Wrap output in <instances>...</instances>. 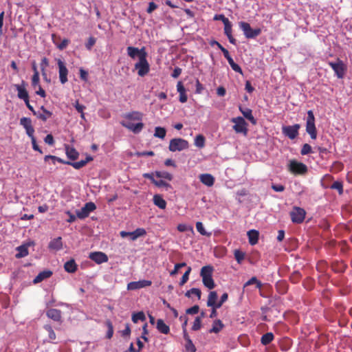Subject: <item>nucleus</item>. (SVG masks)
<instances>
[{
	"label": "nucleus",
	"instance_id": "obj_1",
	"mask_svg": "<svg viewBox=\"0 0 352 352\" xmlns=\"http://www.w3.org/2000/svg\"><path fill=\"white\" fill-rule=\"evenodd\" d=\"M306 131L313 140L317 138V130L315 125V117L311 110L307 111L306 122Z\"/></svg>",
	"mask_w": 352,
	"mask_h": 352
},
{
	"label": "nucleus",
	"instance_id": "obj_2",
	"mask_svg": "<svg viewBox=\"0 0 352 352\" xmlns=\"http://www.w3.org/2000/svg\"><path fill=\"white\" fill-rule=\"evenodd\" d=\"M189 147L188 142L184 139L178 138L170 140L169 142L168 149L170 151H182Z\"/></svg>",
	"mask_w": 352,
	"mask_h": 352
},
{
	"label": "nucleus",
	"instance_id": "obj_3",
	"mask_svg": "<svg viewBox=\"0 0 352 352\" xmlns=\"http://www.w3.org/2000/svg\"><path fill=\"white\" fill-rule=\"evenodd\" d=\"M147 55L140 57L138 62H137L134 67L138 70V74L142 77L146 75L150 71V65L146 59Z\"/></svg>",
	"mask_w": 352,
	"mask_h": 352
},
{
	"label": "nucleus",
	"instance_id": "obj_4",
	"mask_svg": "<svg viewBox=\"0 0 352 352\" xmlns=\"http://www.w3.org/2000/svg\"><path fill=\"white\" fill-rule=\"evenodd\" d=\"M231 122L234 123L232 128L236 133H242L244 135L248 134V123L243 118L240 116L233 118L231 119Z\"/></svg>",
	"mask_w": 352,
	"mask_h": 352
},
{
	"label": "nucleus",
	"instance_id": "obj_5",
	"mask_svg": "<svg viewBox=\"0 0 352 352\" xmlns=\"http://www.w3.org/2000/svg\"><path fill=\"white\" fill-rule=\"evenodd\" d=\"M239 27L243 30L244 35L247 38H256L261 33V30L260 28L252 29L250 25L247 22H240Z\"/></svg>",
	"mask_w": 352,
	"mask_h": 352
},
{
	"label": "nucleus",
	"instance_id": "obj_6",
	"mask_svg": "<svg viewBox=\"0 0 352 352\" xmlns=\"http://www.w3.org/2000/svg\"><path fill=\"white\" fill-rule=\"evenodd\" d=\"M289 170L295 175H304L307 173L308 168L307 166L302 162L291 160L289 164Z\"/></svg>",
	"mask_w": 352,
	"mask_h": 352
},
{
	"label": "nucleus",
	"instance_id": "obj_7",
	"mask_svg": "<svg viewBox=\"0 0 352 352\" xmlns=\"http://www.w3.org/2000/svg\"><path fill=\"white\" fill-rule=\"evenodd\" d=\"M328 64L334 71L338 78H342L344 77L346 71V67L342 60L338 58L336 62H329Z\"/></svg>",
	"mask_w": 352,
	"mask_h": 352
},
{
	"label": "nucleus",
	"instance_id": "obj_8",
	"mask_svg": "<svg viewBox=\"0 0 352 352\" xmlns=\"http://www.w3.org/2000/svg\"><path fill=\"white\" fill-rule=\"evenodd\" d=\"M58 67L59 80L61 84L64 85L68 81L67 75L69 71L63 60L60 58L56 60Z\"/></svg>",
	"mask_w": 352,
	"mask_h": 352
},
{
	"label": "nucleus",
	"instance_id": "obj_9",
	"mask_svg": "<svg viewBox=\"0 0 352 352\" xmlns=\"http://www.w3.org/2000/svg\"><path fill=\"white\" fill-rule=\"evenodd\" d=\"M305 210L299 207H294L293 210L290 212L292 221L296 223H302L305 219Z\"/></svg>",
	"mask_w": 352,
	"mask_h": 352
},
{
	"label": "nucleus",
	"instance_id": "obj_10",
	"mask_svg": "<svg viewBox=\"0 0 352 352\" xmlns=\"http://www.w3.org/2000/svg\"><path fill=\"white\" fill-rule=\"evenodd\" d=\"M96 206L93 202H87L85 206L80 210L76 211V216L79 219H85L89 216L90 212L96 210Z\"/></svg>",
	"mask_w": 352,
	"mask_h": 352
},
{
	"label": "nucleus",
	"instance_id": "obj_11",
	"mask_svg": "<svg viewBox=\"0 0 352 352\" xmlns=\"http://www.w3.org/2000/svg\"><path fill=\"white\" fill-rule=\"evenodd\" d=\"M300 125L298 124L292 126H283L282 129L283 133L291 140L295 139L298 135Z\"/></svg>",
	"mask_w": 352,
	"mask_h": 352
},
{
	"label": "nucleus",
	"instance_id": "obj_12",
	"mask_svg": "<svg viewBox=\"0 0 352 352\" xmlns=\"http://www.w3.org/2000/svg\"><path fill=\"white\" fill-rule=\"evenodd\" d=\"M126 52L128 56L132 59H135L137 57L140 59V57H142L143 55H147L145 47H142L141 49H139L135 47L129 46L126 48Z\"/></svg>",
	"mask_w": 352,
	"mask_h": 352
},
{
	"label": "nucleus",
	"instance_id": "obj_13",
	"mask_svg": "<svg viewBox=\"0 0 352 352\" xmlns=\"http://www.w3.org/2000/svg\"><path fill=\"white\" fill-rule=\"evenodd\" d=\"M120 124L122 126L126 128L135 134L139 133L144 128V124L142 122L134 124L132 122L121 121Z\"/></svg>",
	"mask_w": 352,
	"mask_h": 352
},
{
	"label": "nucleus",
	"instance_id": "obj_14",
	"mask_svg": "<svg viewBox=\"0 0 352 352\" xmlns=\"http://www.w3.org/2000/svg\"><path fill=\"white\" fill-rule=\"evenodd\" d=\"M89 258L97 264H101L108 261V256L102 252H94L89 254Z\"/></svg>",
	"mask_w": 352,
	"mask_h": 352
},
{
	"label": "nucleus",
	"instance_id": "obj_15",
	"mask_svg": "<svg viewBox=\"0 0 352 352\" xmlns=\"http://www.w3.org/2000/svg\"><path fill=\"white\" fill-rule=\"evenodd\" d=\"M144 234H146V231L144 228H138L133 232H127L124 231H122L120 232V235L122 237L129 236V239L133 241L137 239L139 236H143Z\"/></svg>",
	"mask_w": 352,
	"mask_h": 352
},
{
	"label": "nucleus",
	"instance_id": "obj_16",
	"mask_svg": "<svg viewBox=\"0 0 352 352\" xmlns=\"http://www.w3.org/2000/svg\"><path fill=\"white\" fill-rule=\"evenodd\" d=\"M20 124L23 126L28 136H32L34 133V129L32 125V120L29 118H21L20 119Z\"/></svg>",
	"mask_w": 352,
	"mask_h": 352
},
{
	"label": "nucleus",
	"instance_id": "obj_17",
	"mask_svg": "<svg viewBox=\"0 0 352 352\" xmlns=\"http://www.w3.org/2000/svg\"><path fill=\"white\" fill-rule=\"evenodd\" d=\"M152 284L151 280H142L139 281L131 282L127 285L129 290H135L140 288L150 286Z\"/></svg>",
	"mask_w": 352,
	"mask_h": 352
},
{
	"label": "nucleus",
	"instance_id": "obj_18",
	"mask_svg": "<svg viewBox=\"0 0 352 352\" xmlns=\"http://www.w3.org/2000/svg\"><path fill=\"white\" fill-rule=\"evenodd\" d=\"M16 89L17 91V96L21 100H27L29 98L28 92L26 90V84L24 81H22L21 85H15Z\"/></svg>",
	"mask_w": 352,
	"mask_h": 352
},
{
	"label": "nucleus",
	"instance_id": "obj_19",
	"mask_svg": "<svg viewBox=\"0 0 352 352\" xmlns=\"http://www.w3.org/2000/svg\"><path fill=\"white\" fill-rule=\"evenodd\" d=\"M124 118H125L124 121L131 122L134 120L141 122L143 118V113L140 111H132L124 114Z\"/></svg>",
	"mask_w": 352,
	"mask_h": 352
},
{
	"label": "nucleus",
	"instance_id": "obj_20",
	"mask_svg": "<svg viewBox=\"0 0 352 352\" xmlns=\"http://www.w3.org/2000/svg\"><path fill=\"white\" fill-rule=\"evenodd\" d=\"M199 177L200 182L203 184H204L208 187L212 186L214 185V177L211 174H209V173L201 174Z\"/></svg>",
	"mask_w": 352,
	"mask_h": 352
},
{
	"label": "nucleus",
	"instance_id": "obj_21",
	"mask_svg": "<svg viewBox=\"0 0 352 352\" xmlns=\"http://www.w3.org/2000/svg\"><path fill=\"white\" fill-rule=\"evenodd\" d=\"M184 338L186 341L185 349L187 352H196V347L192 343V341L190 338L186 329H184Z\"/></svg>",
	"mask_w": 352,
	"mask_h": 352
},
{
	"label": "nucleus",
	"instance_id": "obj_22",
	"mask_svg": "<svg viewBox=\"0 0 352 352\" xmlns=\"http://www.w3.org/2000/svg\"><path fill=\"white\" fill-rule=\"evenodd\" d=\"M224 24V33L228 36L229 41L234 45H236V39L232 34V24L230 21H226Z\"/></svg>",
	"mask_w": 352,
	"mask_h": 352
},
{
	"label": "nucleus",
	"instance_id": "obj_23",
	"mask_svg": "<svg viewBox=\"0 0 352 352\" xmlns=\"http://www.w3.org/2000/svg\"><path fill=\"white\" fill-rule=\"evenodd\" d=\"M31 243H23L21 245L17 247L16 248L17 253L16 254L15 256L17 258H21L26 256L28 254V246Z\"/></svg>",
	"mask_w": 352,
	"mask_h": 352
},
{
	"label": "nucleus",
	"instance_id": "obj_24",
	"mask_svg": "<svg viewBox=\"0 0 352 352\" xmlns=\"http://www.w3.org/2000/svg\"><path fill=\"white\" fill-rule=\"evenodd\" d=\"M46 315L54 321L59 322L61 320V311L57 309H50L47 311Z\"/></svg>",
	"mask_w": 352,
	"mask_h": 352
},
{
	"label": "nucleus",
	"instance_id": "obj_25",
	"mask_svg": "<svg viewBox=\"0 0 352 352\" xmlns=\"http://www.w3.org/2000/svg\"><path fill=\"white\" fill-rule=\"evenodd\" d=\"M177 90L179 94V102L184 103L187 101L188 97L186 94V89L181 81H179L177 84Z\"/></svg>",
	"mask_w": 352,
	"mask_h": 352
},
{
	"label": "nucleus",
	"instance_id": "obj_26",
	"mask_svg": "<svg viewBox=\"0 0 352 352\" xmlns=\"http://www.w3.org/2000/svg\"><path fill=\"white\" fill-rule=\"evenodd\" d=\"M52 275L51 270H44L41 272L34 279L33 283L34 284L41 283L43 280L50 278Z\"/></svg>",
	"mask_w": 352,
	"mask_h": 352
},
{
	"label": "nucleus",
	"instance_id": "obj_27",
	"mask_svg": "<svg viewBox=\"0 0 352 352\" xmlns=\"http://www.w3.org/2000/svg\"><path fill=\"white\" fill-rule=\"evenodd\" d=\"M239 110L241 112V113L243 115V116L250 120L252 124H255L256 123V119L254 118L252 115V111L249 108H242L241 107H239Z\"/></svg>",
	"mask_w": 352,
	"mask_h": 352
},
{
	"label": "nucleus",
	"instance_id": "obj_28",
	"mask_svg": "<svg viewBox=\"0 0 352 352\" xmlns=\"http://www.w3.org/2000/svg\"><path fill=\"white\" fill-rule=\"evenodd\" d=\"M91 160H93L92 157L87 156L85 160H82L76 162H67V164L71 165L75 169H80L85 166Z\"/></svg>",
	"mask_w": 352,
	"mask_h": 352
},
{
	"label": "nucleus",
	"instance_id": "obj_29",
	"mask_svg": "<svg viewBox=\"0 0 352 352\" xmlns=\"http://www.w3.org/2000/svg\"><path fill=\"white\" fill-rule=\"evenodd\" d=\"M153 203L160 209H165L166 207V201L160 195H155L153 198Z\"/></svg>",
	"mask_w": 352,
	"mask_h": 352
},
{
	"label": "nucleus",
	"instance_id": "obj_30",
	"mask_svg": "<svg viewBox=\"0 0 352 352\" xmlns=\"http://www.w3.org/2000/svg\"><path fill=\"white\" fill-rule=\"evenodd\" d=\"M223 327L224 324L221 320H215L213 322L212 328L209 330V333H218L223 329Z\"/></svg>",
	"mask_w": 352,
	"mask_h": 352
},
{
	"label": "nucleus",
	"instance_id": "obj_31",
	"mask_svg": "<svg viewBox=\"0 0 352 352\" xmlns=\"http://www.w3.org/2000/svg\"><path fill=\"white\" fill-rule=\"evenodd\" d=\"M64 269L67 272L74 273L77 270V265L74 259L67 261L64 265Z\"/></svg>",
	"mask_w": 352,
	"mask_h": 352
},
{
	"label": "nucleus",
	"instance_id": "obj_32",
	"mask_svg": "<svg viewBox=\"0 0 352 352\" xmlns=\"http://www.w3.org/2000/svg\"><path fill=\"white\" fill-rule=\"evenodd\" d=\"M217 293L215 291L210 292L208 295V300H207V306L208 307H216L217 303Z\"/></svg>",
	"mask_w": 352,
	"mask_h": 352
},
{
	"label": "nucleus",
	"instance_id": "obj_33",
	"mask_svg": "<svg viewBox=\"0 0 352 352\" xmlns=\"http://www.w3.org/2000/svg\"><path fill=\"white\" fill-rule=\"evenodd\" d=\"M157 330L164 334H168L170 331L169 327L165 324L163 320L158 319L157 321Z\"/></svg>",
	"mask_w": 352,
	"mask_h": 352
},
{
	"label": "nucleus",
	"instance_id": "obj_34",
	"mask_svg": "<svg viewBox=\"0 0 352 352\" xmlns=\"http://www.w3.org/2000/svg\"><path fill=\"white\" fill-rule=\"evenodd\" d=\"M41 109L43 111V113L36 112V114L35 116H36L38 118L41 119L43 122H45L48 118H50L52 116V113L47 110L43 106L41 107Z\"/></svg>",
	"mask_w": 352,
	"mask_h": 352
},
{
	"label": "nucleus",
	"instance_id": "obj_35",
	"mask_svg": "<svg viewBox=\"0 0 352 352\" xmlns=\"http://www.w3.org/2000/svg\"><path fill=\"white\" fill-rule=\"evenodd\" d=\"M213 267L211 265L204 266L200 272V276L202 278L212 276Z\"/></svg>",
	"mask_w": 352,
	"mask_h": 352
},
{
	"label": "nucleus",
	"instance_id": "obj_36",
	"mask_svg": "<svg viewBox=\"0 0 352 352\" xmlns=\"http://www.w3.org/2000/svg\"><path fill=\"white\" fill-rule=\"evenodd\" d=\"M274 338V334L271 332H268L262 336L261 342L263 345H267L272 342Z\"/></svg>",
	"mask_w": 352,
	"mask_h": 352
},
{
	"label": "nucleus",
	"instance_id": "obj_37",
	"mask_svg": "<svg viewBox=\"0 0 352 352\" xmlns=\"http://www.w3.org/2000/svg\"><path fill=\"white\" fill-rule=\"evenodd\" d=\"M66 155L72 160H75L78 157V152L74 148L67 147Z\"/></svg>",
	"mask_w": 352,
	"mask_h": 352
},
{
	"label": "nucleus",
	"instance_id": "obj_38",
	"mask_svg": "<svg viewBox=\"0 0 352 352\" xmlns=\"http://www.w3.org/2000/svg\"><path fill=\"white\" fill-rule=\"evenodd\" d=\"M247 235L249 239V242H258L259 237V232L256 230H250L248 232Z\"/></svg>",
	"mask_w": 352,
	"mask_h": 352
},
{
	"label": "nucleus",
	"instance_id": "obj_39",
	"mask_svg": "<svg viewBox=\"0 0 352 352\" xmlns=\"http://www.w3.org/2000/svg\"><path fill=\"white\" fill-rule=\"evenodd\" d=\"M205 137L203 135H197L195 139V145L198 148H204L205 146Z\"/></svg>",
	"mask_w": 352,
	"mask_h": 352
},
{
	"label": "nucleus",
	"instance_id": "obj_40",
	"mask_svg": "<svg viewBox=\"0 0 352 352\" xmlns=\"http://www.w3.org/2000/svg\"><path fill=\"white\" fill-rule=\"evenodd\" d=\"M166 131L161 126H156L155 129L154 136L160 139H164L166 136Z\"/></svg>",
	"mask_w": 352,
	"mask_h": 352
},
{
	"label": "nucleus",
	"instance_id": "obj_41",
	"mask_svg": "<svg viewBox=\"0 0 352 352\" xmlns=\"http://www.w3.org/2000/svg\"><path fill=\"white\" fill-rule=\"evenodd\" d=\"M202 282L204 286L209 289H212L215 287L212 276L202 278Z\"/></svg>",
	"mask_w": 352,
	"mask_h": 352
},
{
	"label": "nucleus",
	"instance_id": "obj_42",
	"mask_svg": "<svg viewBox=\"0 0 352 352\" xmlns=\"http://www.w3.org/2000/svg\"><path fill=\"white\" fill-rule=\"evenodd\" d=\"M155 175L158 178H164L168 181H171L173 179V175L166 171H155Z\"/></svg>",
	"mask_w": 352,
	"mask_h": 352
},
{
	"label": "nucleus",
	"instance_id": "obj_43",
	"mask_svg": "<svg viewBox=\"0 0 352 352\" xmlns=\"http://www.w3.org/2000/svg\"><path fill=\"white\" fill-rule=\"evenodd\" d=\"M195 295L197 298L199 300L201 296V292L198 288H192L190 290L187 291L185 294V296L188 298H190L191 295Z\"/></svg>",
	"mask_w": 352,
	"mask_h": 352
},
{
	"label": "nucleus",
	"instance_id": "obj_44",
	"mask_svg": "<svg viewBox=\"0 0 352 352\" xmlns=\"http://www.w3.org/2000/svg\"><path fill=\"white\" fill-rule=\"evenodd\" d=\"M52 39H53V42L56 45V47L60 50H63L64 49H65L68 44L69 43V40L67 39V38H64L61 43H57L54 39V35L53 34L52 35Z\"/></svg>",
	"mask_w": 352,
	"mask_h": 352
},
{
	"label": "nucleus",
	"instance_id": "obj_45",
	"mask_svg": "<svg viewBox=\"0 0 352 352\" xmlns=\"http://www.w3.org/2000/svg\"><path fill=\"white\" fill-rule=\"evenodd\" d=\"M139 320L144 321L146 320V317L143 311H139L138 313H135L132 315V321L134 323H137Z\"/></svg>",
	"mask_w": 352,
	"mask_h": 352
},
{
	"label": "nucleus",
	"instance_id": "obj_46",
	"mask_svg": "<svg viewBox=\"0 0 352 352\" xmlns=\"http://www.w3.org/2000/svg\"><path fill=\"white\" fill-rule=\"evenodd\" d=\"M252 284H256V288H258V289L261 288V287H262V283H261V281L258 280L256 277L254 276V277H252L248 281H247L245 283L244 287H247L248 285H252Z\"/></svg>",
	"mask_w": 352,
	"mask_h": 352
},
{
	"label": "nucleus",
	"instance_id": "obj_47",
	"mask_svg": "<svg viewBox=\"0 0 352 352\" xmlns=\"http://www.w3.org/2000/svg\"><path fill=\"white\" fill-rule=\"evenodd\" d=\"M234 258L236 260L238 263H241L245 258V253L241 250H234Z\"/></svg>",
	"mask_w": 352,
	"mask_h": 352
},
{
	"label": "nucleus",
	"instance_id": "obj_48",
	"mask_svg": "<svg viewBox=\"0 0 352 352\" xmlns=\"http://www.w3.org/2000/svg\"><path fill=\"white\" fill-rule=\"evenodd\" d=\"M331 188L332 189L337 190L340 195H342L343 193V185H342V182H338V181L334 182L332 184Z\"/></svg>",
	"mask_w": 352,
	"mask_h": 352
},
{
	"label": "nucleus",
	"instance_id": "obj_49",
	"mask_svg": "<svg viewBox=\"0 0 352 352\" xmlns=\"http://www.w3.org/2000/svg\"><path fill=\"white\" fill-rule=\"evenodd\" d=\"M190 272H191V267H188L186 272L183 274V276L181 278V280L179 282V285L181 286L184 285L188 281Z\"/></svg>",
	"mask_w": 352,
	"mask_h": 352
},
{
	"label": "nucleus",
	"instance_id": "obj_50",
	"mask_svg": "<svg viewBox=\"0 0 352 352\" xmlns=\"http://www.w3.org/2000/svg\"><path fill=\"white\" fill-rule=\"evenodd\" d=\"M106 324H107V326L108 327V330H107V336L106 337L108 338V339H111L113 335V324L111 323V322L110 320H107L106 322Z\"/></svg>",
	"mask_w": 352,
	"mask_h": 352
},
{
	"label": "nucleus",
	"instance_id": "obj_51",
	"mask_svg": "<svg viewBox=\"0 0 352 352\" xmlns=\"http://www.w3.org/2000/svg\"><path fill=\"white\" fill-rule=\"evenodd\" d=\"M154 184L156 186H157V187H164L166 189L171 188L170 184H169L168 183H167L165 181L162 180V179H160V180H155L154 182Z\"/></svg>",
	"mask_w": 352,
	"mask_h": 352
},
{
	"label": "nucleus",
	"instance_id": "obj_52",
	"mask_svg": "<svg viewBox=\"0 0 352 352\" xmlns=\"http://www.w3.org/2000/svg\"><path fill=\"white\" fill-rule=\"evenodd\" d=\"M201 327V318L198 316L194 320V322H193V324L192 327V330L197 331V330L200 329Z\"/></svg>",
	"mask_w": 352,
	"mask_h": 352
},
{
	"label": "nucleus",
	"instance_id": "obj_53",
	"mask_svg": "<svg viewBox=\"0 0 352 352\" xmlns=\"http://www.w3.org/2000/svg\"><path fill=\"white\" fill-rule=\"evenodd\" d=\"M311 146L309 144H305L301 148L300 153L305 155L311 153Z\"/></svg>",
	"mask_w": 352,
	"mask_h": 352
},
{
	"label": "nucleus",
	"instance_id": "obj_54",
	"mask_svg": "<svg viewBox=\"0 0 352 352\" xmlns=\"http://www.w3.org/2000/svg\"><path fill=\"white\" fill-rule=\"evenodd\" d=\"M186 265V263H177L175 264V267H174V270H172L170 272V276H175V274H177L178 272V270L183 267H185Z\"/></svg>",
	"mask_w": 352,
	"mask_h": 352
},
{
	"label": "nucleus",
	"instance_id": "obj_55",
	"mask_svg": "<svg viewBox=\"0 0 352 352\" xmlns=\"http://www.w3.org/2000/svg\"><path fill=\"white\" fill-rule=\"evenodd\" d=\"M29 137L31 138L33 149L34 151H38L40 153H43L42 150L39 148V146H38V144L36 143V138H35L34 134L32 135V136H29Z\"/></svg>",
	"mask_w": 352,
	"mask_h": 352
},
{
	"label": "nucleus",
	"instance_id": "obj_56",
	"mask_svg": "<svg viewBox=\"0 0 352 352\" xmlns=\"http://www.w3.org/2000/svg\"><path fill=\"white\" fill-rule=\"evenodd\" d=\"M45 329L48 331L49 333V338L51 340H55L56 339V333L52 329V327L50 325H45Z\"/></svg>",
	"mask_w": 352,
	"mask_h": 352
},
{
	"label": "nucleus",
	"instance_id": "obj_57",
	"mask_svg": "<svg viewBox=\"0 0 352 352\" xmlns=\"http://www.w3.org/2000/svg\"><path fill=\"white\" fill-rule=\"evenodd\" d=\"M196 228L197 231L201 234V235H206L207 233L204 228V226L201 222H197L196 223Z\"/></svg>",
	"mask_w": 352,
	"mask_h": 352
},
{
	"label": "nucleus",
	"instance_id": "obj_58",
	"mask_svg": "<svg viewBox=\"0 0 352 352\" xmlns=\"http://www.w3.org/2000/svg\"><path fill=\"white\" fill-rule=\"evenodd\" d=\"M199 307L198 305H194L192 307L186 310L188 314H196L199 312Z\"/></svg>",
	"mask_w": 352,
	"mask_h": 352
},
{
	"label": "nucleus",
	"instance_id": "obj_59",
	"mask_svg": "<svg viewBox=\"0 0 352 352\" xmlns=\"http://www.w3.org/2000/svg\"><path fill=\"white\" fill-rule=\"evenodd\" d=\"M228 294L227 293L223 294L222 296H221L220 301L218 302L216 307H221L222 306V305L228 300Z\"/></svg>",
	"mask_w": 352,
	"mask_h": 352
},
{
	"label": "nucleus",
	"instance_id": "obj_60",
	"mask_svg": "<svg viewBox=\"0 0 352 352\" xmlns=\"http://www.w3.org/2000/svg\"><path fill=\"white\" fill-rule=\"evenodd\" d=\"M39 82V74L38 72H34L32 78V83L33 86H36Z\"/></svg>",
	"mask_w": 352,
	"mask_h": 352
},
{
	"label": "nucleus",
	"instance_id": "obj_61",
	"mask_svg": "<svg viewBox=\"0 0 352 352\" xmlns=\"http://www.w3.org/2000/svg\"><path fill=\"white\" fill-rule=\"evenodd\" d=\"M157 8V5L154 3V2H150L148 3V7L146 10V12L149 14H151V12H153L155 10H156Z\"/></svg>",
	"mask_w": 352,
	"mask_h": 352
},
{
	"label": "nucleus",
	"instance_id": "obj_62",
	"mask_svg": "<svg viewBox=\"0 0 352 352\" xmlns=\"http://www.w3.org/2000/svg\"><path fill=\"white\" fill-rule=\"evenodd\" d=\"M44 141L49 145H53L54 144V140L52 134L47 135Z\"/></svg>",
	"mask_w": 352,
	"mask_h": 352
},
{
	"label": "nucleus",
	"instance_id": "obj_63",
	"mask_svg": "<svg viewBox=\"0 0 352 352\" xmlns=\"http://www.w3.org/2000/svg\"><path fill=\"white\" fill-rule=\"evenodd\" d=\"M272 188L276 192H283L285 190V186L281 184H272Z\"/></svg>",
	"mask_w": 352,
	"mask_h": 352
},
{
	"label": "nucleus",
	"instance_id": "obj_64",
	"mask_svg": "<svg viewBox=\"0 0 352 352\" xmlns=\"http://www.w3.org/2000/svg\"><path fill=\"white\" fill-rule=\"evenodd\" d=\"M74 106L76 108V111L80 113L83 112L84 109H85V107L84 105L79 104L78 100L76 101V102L74 104Z\"/></svg>",
	"mask_w": 352,
	"mask_h": 352
}]
</instances>
